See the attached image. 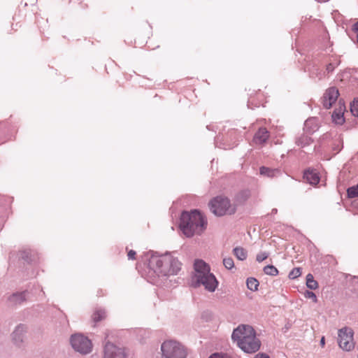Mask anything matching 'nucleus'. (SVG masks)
<instances>
[{
    "label": "nucleus",
    "mask_w": 358,
    "mask_h": 358,
    "mask_svg": "<svg viewBox=\"0 0 358 358\" xmlns=\"http://www.w3.org/2000/svg\"><path fill=\"white\" fill-rule=\"evenodd\" d=\"M250 192L248 190H243L238 192L234 198V202L232 203L236 206V208L237 206L243 204L245 201L248 200L250 197Z\"/></svg>",
    "instance_id": "15"
},
{
    "label": "nucleus",
    "mask_w": 358,
    "mask_h": 358,
    "mask_svg": "<svg viewBox=\"0 0 358 358\" xmlns=\"http://www.w3.org/2000/svg\"><path fill=\"white\" fill-rule=\"evenodd\" d=\"M26 300V292L13 294L9 297V301L14 305L21 304Z\"/></svg>",
    "instance_id": "16"
},
{
    "label": "nucleus",
    "mask_w": 358,
    "mask_h": 358,
    "mask_svg": "<svg viewBox=\"0 0 358 358\" xmlns=\"http://www.w3.org/2000/svg\"><path fill=\"white\" fill-rule=\"evenodd\" d=\"M209 358H224V357L218 353H215L209 357Z\"/></svg>",
    "instance_id": "33"
},
{
    "label": "nucleus",
    "mask_w": 358,
    "mask_h": 358,
    "mask_svg": "<svg viewBox=\"0 0 358 358\" xmlns=\"http://www.w3.org/2000/svg\"><path fill=\"white\" fill-rule=\"evenodd\" d=\"M70 343L73 349L81 355L90 354L93 348L91 340L80 333L71 335Z\"/></svg>",
    "instance_id": "7"
},
{
    "label": "nucleus",
    "mask_w": 358,
    "mask_h": 358,
    "mask_svg": "<svg viewBox=\"0 0 358 358\" xmlns=\"http://www.w3.org/2000/svg\"><path fill=\"white\" fill-rule=\"evenodd\" d=\"M269 137L268 131L265 128H260L255 134L253 141L255 144L264 143Z\"/></svg>",
    "instance_id": "13"
},
{
    "label": "nucleus",
    "mask_w": 358,
    "mask_h": 358,
    "mask_svg": "<svg viewBox=\"0 0 358 358\" xmlns=\"http://www.w3.org/2000/svg\"><path fill=\"white\" fill-rule=\"evenodd\" d=\"M306 286L310 289H316L318 287L317 282L314 280L313 275L310 273L306 275Z\"/></svg>",
    "instance_id": "21"
},
{
    "label": "nucleus",
    "mask_w": 358,
    "mask_h": 358,
    "mask_svg": "<svg viewBox=\"0 0 358 358\" xmlns=\"http://www.w3.org/2000/svg\"><path fill=\"white\" fill-rule=\"evenodd\" d=\"M103 358H127V355L124 348L108 341L104 345Z\"/></svg>",
    "instance_id": "9"
},
{
    "label": "nucleus",
    "mask_w": 358,
    "mask_h": 358,
    "mask_svg": "<svg viewBox=\"0 0 358 358\" xmlns=\"http://www.w3.org/2000/svg\"><path fill=\"white\" fill-rule=\"evenodd\" d=\"M324 344H325V339H324V337H322V338H321V340H320V345H321L322 347H324Z\"/></svg>",
    "instance_id": "36"
},
{
    "label": "nucleus",
    "mask_w": 358,
    "mask_h": 358,
    "mask_svg": "<svg viewBox=\"0 0 358 358\" xmlns=\"http://www.w3.org/2000/svg\"><path fill=\"white\" fill-rule=\"evenodd\" d=\"M277 211V209L273 210V213H275Z\"/></svg>",
    "instance_id": "37"
},
{
    "label": "nucleus",
    "mask_w": 358,
    "mask_h": 358,
    "mask_svg": "<svg viewBox=\"0 0 358 358\" xmlns=\"http://www.w3.org/2000/svg\"><path fill=\"white\" fill-rule=\"evenodd\" d=\"M348 195L350 198L358 196V184L348 189Z\"/></svg>",
    "instance_id": "24"
},
{
    "label": "nucleus",
    "mask_w": 358,
    "mask_h": 358,
    "mask_svg": "<svg viewBox=\"0 0 358 358\" xmlns=\"http://www.w3.org/2000/svg\"><path fill=\"white\" fill-rule=\"evenodd\" d=\"M246 285H247V287L250 290L255 292L258 289V287H259V281L256 278H248L246 280Z\"/></svg>",
    "instance_id": "20"
},
{
    "label": "nucleus",
    "mask_w": 358,
    "mask_h": 358,
    "mask_svg": "<svg viewBox=\"0 0 358 358\" xmlns=\"http://www.w3.org/2000/svg\"><path fill=\"white\" fill-rule=\"evenodd\" d=\"M210 211L216 216L233 215L236 213V206L231 203L227 197L220 196L213 199L209 203Z\"/></svg>",
    "instance_id": "5"
},
{
    "label": "nucleus",
    "mask_w": 358,
    "mask_h": 358,
    "mask_svg": "<svg viewBox=\"0 0 358 358\" xmlns=\"http://www.w3.org/2000/svg\"><path fill=\"white\" fill-rule=\"evenodd\" d=\"M354 30L357 34V38H358V22L355 24Z\"/></svg>",
    "instance_id": "35"
},
{
    "label": "nucleus",
    "mask_w": 358,
    "mask_h": 358,
    "mask_svg": "<svg viewBox=\"0 0 358 358\" xmlns=\"http://www.w3.org/2000/svg\"><path fill=\"white\" fill-rule=\"evenodd\" d=\"M150 264L159 276L177 275L181 269V263L169 253L159 257H152Z\"/></svg>",
    "instance_id": "4"
},
{
    "label": "nucleus",
    "mask_w": 358,
    "mask_h": 358,
    "mask_svg": "<svg viewBox=\"0 0 358 358\" xmlns=\"http://www.w3.org/2000/svg\"><path fill=\"white\" fill-rule=\"evenodd\" d=\"M354 331L350 327H343L338 330V346L344 351L350 352L355 348Z\"/></svg>",
    "instance_id": "8"
},
{
    "label": "nucleus",
    "mask_w": 358,
    "mask_h": 358,
    "mask_svg": "<svg viewBox=\"0 0 358 358\" xmlns=\"http://www.w3.org/2000/svg\"><path fill=\"white\" fill-rule=\"evenodd\" d=\"M303 178L310 185H317L320 181L318 174L314 170H308L305 171Z\"/></svg>",
    "instance_id": "14"
},
{
    "label": "nucleus",
    "mask_w": 358,
    "mask_h": 358,
    "mask_svg": "<svg viewBox=\"0 0 358 358\" xmlns=\"http://www.w3.org/2000/svg\"><path fill=\"white\" fill-rule=\"evenodd\" d=\"M259 171L261 175L266 176L270 178L276 176L278 174L280 173V170L277 169H271L265 166H262L259 169Z\"/></svg>",
    "instance_id": "18"
},
{
    "label": "nucleus",
    "mask_w": 358,
    "mask_h": 358,
    "mask_svg": "<svg viewBox=\"0 0 358 358\" xmlns=\"http://www.w3.org/2000/svg\"><path fill=\"white\" fill-rule=\"evenodd\" d=\"M310 138L305 134L301 135L296 140V144L299 146L304 147L310 143Z\"/></svg>",
    "instance_id": "22"
},
{
    "label": "nucleus",
    "mask_w": 358,
    "mask_h": 358,
    "mask_svg": "<svg viewBox=\"0 0 358 358\" xmlns=\"http://www.w3.org/2000/svg\"><path fill=\"white\" fill-rule=\"evenodd\" d=\"M202 317L203 318H206V320H208V317H210V313H203L202 314Z\"/></svg>",
    "instance_id": "34"
},
{
    "label": "nucleus",
    "mask_w": 358,
    "mask_h": 358,
    "mask_svg": "<svg viewBox=\"0 0 358 358\" xmlns=\"http://www.w3.org/2000/svg\"><path fill=\"white\" fill-rule=\"evenodd\" d=\"M255 358H270L269 356H268L266 354H264V353H259V354H257Z\"/></svg>",
    "instance_id": "32"
},
{
    "label": "nucleus",
    "mask_w": 358,
    "mask_h": 358,
    "mask_svg": "<svg viewBox=\"0 0 358 358\" xmlns=\"http://www.w3.org/2000/svg\"><path fill=\"white\" fill-rule=\"evenodd\" d=\"M345 110V106L341 100H340L338 101V107L335 108L331 115L333 122L337 124H343L345 122V118L343 117Z\"/></svg>",
    "instance_id": "12"
},
{
    "label": "nucleus",
    "mask_w": 358,
    "mask_h": 358,
    "mask_svg": "<svg viewBox=\"0 0 358 358\" xmlns=\"http://www.w3.org/2000/svg\"><path fill=\"white\" fill-rule=\"evenodd\" d=\"M106 317V311L103 309H96L92 315V319L94 322L96 323L104 320Z\"/></svg>",
    "instance_id": "17"
},
{
    "label": "nucleus",
    "mask_w": 358,
    "mask_h": 358,
    "mask_svg": "<svg viewBox=\"0 0 358 358\" xmlns=\"http://www.w3.org/2000/svg\"><path fill=\"white\" fill-rule=\"evenodd\" d=\"M268 257V254L266 252H262L257 254L256 259L257 262H261L265 260Z\"/></svg>",
    "instance_id": "28"
},
{
    "label": "nucleus",
    "mask_w": 358,
    "mask_h": 358,
    "mask_svg": "<svg viewBox=\"0 0 358 358\" xmlns=\"http://www.w3.org/2000/svg\"><path fill=\"white\" fill-rule=\"evenodd\" d=\"M350 110L354 116L358 117V99H355L351 103Z\"/></svg>",
    "instance_id": "26"
},
{
    "label": "nucleus",
    "mask_w": 358,
    "mask_h": 358,
    "mask_svg": "<svg viewBox=\"0 0 358 358\" xmlns=\"http://www.w3.org/2000/svg\"><path fill=\"white\" fill-rule=\"evenodd\" d=\"M277 211V209L273 210V213H275Z\"/></svg>",
    "instance_id": "38"
},
{
    "label": "nucleus",
    "mask_w": 358,
    "mask_h": 358,
    "mask_svg": "<svg viewBox=\"0 0 358 358\" xmlns=\"http://www.w3.org/2000/svg\"><path fill=\"white\" fill-rule=\"evenodd\" d=\"M301 274L300 268H293L289 273V278L290 279H296Z\"/></svg>",
    "instance_id": "27"
},
{
    "label": "nucleus",
    "mask_w": 358,
    "mask_h": 358,
    "mask_svg": "<svg viewBox=\"0 0 358 358\" xmlns=\"http://www.w3.org/2000/svg\"><path fill=\"white\" fill-rule=\"evenodd\" d=\"M223 264L227 269H231L234 266V260L231 257H225L223 259Z\"/></svg>",
    "instance_id": "25"
},
{
    "label": "nucleus",
    "mask_w": 358,
    "mask_h": 358,
    "mask_svg": "<svg viewBox=\"0 0 358 358\" xmlns=\"http://www.w3.org/2000/svg\"><path fill=\"white\" fill-rule=\"evenodd\" d=\"M234 255L239 260H245L247 258V252L241 247H236L234 249Z\"/></svg>",
    "instance_id": "19"
},
{
    "label": "nucleus",
    "mask_w": 358,
    "mask_h": 358,
    "mask_svg": "<svg viewBox=\"0 0 358 358\" xmlns=\"http://www.w3.org/2000/svg\"><path fill=\"white\" fill-rule=\"evenodd\" d=\"M208 221L198 210L185 211L180 216V228L187 237L201 235L207 228Z\"/></svg>",
    "instance_id": "1"
},
{
    "label": "nucleus",
    "mask_w": 358,
    "mask_h": 358,
    "mask_svg": "<svg viewBox=\"0 0 358 358\" xmlns=\"http://www.w3.org/2000/svg\"><path fill=\"white\" fill-rule=\"evenodd\" d=\"M194 268L192 280L195 283V287L203 285L207 291L215 292L218 286V281L214 274L210 273V266L204 261L196 259L194 264Z\"/></svg>",
    "instance_id": "3"
},
{
    "label": "nucleus",
    "mask_w": 358,
    "mask_h": 358,
    "mask_svg": "<svg viewBox=\"0 0 358 358\" xmlns=\"http://www.w3.org/2000/svg\"><path fill=\"white\" fill-rule=\"evenodd\" d=\"M315 122V119H308L305 122V127L308 128L310 124Z\"/></svg>",
    "instance_id": "31"
},
{
    "label": "nucleus",
    "mask_w": 358,
    "mask_h": 358,
    "mask_svg": "<svg viewBox=\"0 0 358 358\" xmlns=\"http://www.w3.org/2000/svg\"><path fill=\"white\" fill-rule=\"evenodd\" d=\"M136 256V252L134 250H129L127 254V257L129 259H134Z\"/></svg>",
    "instance_id": "30"
},
{
    "label": "nucleus",
    "mask_w": 358,
    "mask_h": 358,
    "mask_svg": "<svg viewBox=\"0 0 358 358\" xmlns=\"http://www.w3.org/2000/svg\"><path fill=\"white\" fill-rule=\"evenodd\" d=\"M162 358H186L184 347L173 340L165 341L161 345Z\"/></svg>",
    "instance_id": "6"
},
{
    "label": "nucleus",
    "mask_w": 358,
    "mask_h": 358,
    "mask_svg": "<svg viewBox=\"0 0 358 358\" xmlns=\"http://www.w3.org/2000/svg\"><path fill=\"white\" fill-rule=\"evenodd\" d=\"M231 338L245 353H255L259 350L261 346V342L257 338L255 331L250 325H239L234 330Z\"/></svg>",
    "instance_id": "2"
},
{
    "label": "nucleus",
    "mask_w": 358,
    "mask_h": 358,
    "mask_svg": "<svg viewBox=\"0 0 358 358\" xmlns=\"http://www.w3.org/2000/svg\"><path fill=\"white\" fill-rule=\"evenodd\" d=\"M338 96L339 92L337 88L332 87L327 89L325 91L322 99V103L324 107L327 109L330 108L333 103L336 101Z\"/></svg>",
    "instance_id": "10"
},
{
    "label": "nucleus",
    "mask_w": 358,
    "mask_h": 358,
    "mask_svg": "<svg viewBox=\"0 0 358 358\" xmlns=\"http://www.w3.org/2000/svg\"><path fill=\"white\" fill-rule=\"evenodd\" d=\"M264 272L269 275L275 276L278 273V269L273 265H268L264 268Z\"/></svg>",
    "instance_id": "23"
},
{
    "label": "nucleus",
    "mask_w": 358,
    "mask_h": 358,
    "mask_svg": "<svg viewBox=\"0 0 358 358\" xmlns=\"http://www.w3.org/2000/svg\"><path fill=\"white\" fill-rule=\"evenodd\" d=\"M357 43H358V38H357Z\"/></svg>",
    "instance_id": "39"
},
{
    "label": "nucleus",
    "mask_w": 358,
    "mask_h": 358,
    "mask_svg": "<svg viewBox=\"0 0 358 358\" xmlns=\"http://www.w3.org/2000/svg\"><path fill=\"white\" fill-rule=\"evenodd\" d=\"M27 331V325L24 324L17 325L11 334L13 342L17 345L21 344L24 341Z\"/></svg>",
    "instance_id": "11"
},
{
    "label": "nucleus",
    "mask_w": 358,
    "mask_h": 358,
    "mask_svg": "<svg viewBox=\"0 0 358 358\" xmlns=\"http://www.w3.org/2000/svg\"><path fill=\"white\" fill-rule=\"evenodd\" d=\"M306 298L312 299L314 302L317 301V296L314 292L311 291H306L304 294Z\"/></svg>",
    "instance_id": "29"
}]
</instances>
